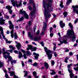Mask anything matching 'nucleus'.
Masks as SVG:
<instances>
[{"mask_svg": "<svg viewBox=\"0 0 78 78\" xmlns=\"http://www.w3.org/2000/svg\"><path fill=\"white\" fill-rule=\"evenodd\" d=\"M49 2H47L45 1L43 2V7L44 9V14L45 17V21L44 22V26L43 30H45L46 27H47V23L48 21V19L50 18L51 16V15L49 14V12H51L53 11V8H51V9L48 10V8L52 6V3L53 2V0H48Z\"/></svg>", "mask_w": 78, "mask_h": 78, "instance_id": "1", "label": "nucleus"}, {"mask_svg": "<svg viewBox=\"0 0 78 78\" xmlns=\"http://www.w3.org/2000/svg\"><path fill=\"white\" fill-rule=\"evenodd\" d=\"M69 26L72 30H69L67 31V34L64 36V37H70L71 35L74 34V31L72 30L73 29V25L72 24V23H69Z\"/></svg>", "mask_w": 78, "mask_h": 78, "instance_id": "2", "label": "nucleus"}, {"mask_svg": "<svg viewBox=\"0 0 78 78\" xmlns=\"http://www.w3.org/2000/svg\"><path fill=\"white\" fill-rule=\"evenodd\" d=\"M29 2L30 3L33 4V11L30 13V16H31V19H32V17H33L34 14L36 13V8L35 7V4L33 2V0H30Z\"/></svg>", "mask_w": 78, "mask_h": 78, "instance_id": "3", "label": "nucleus"}, {"mask_svg": "<svg viewBox=\"0 0 78 78\" xmlns=\"http://www.w3.org/2000/svg\"><path fill=\"white\" fill-rule=\"evenodd\" d=\"M11 2H12V4L13 6H16L17 8L22 6V0H20L19 2V4H18V2L15 1L14 0H11Z\"/></svg>", "mask_w": 78, "mask_h": 78, "instance_id": "4", "label": "nucleus"}, {"mask_svg": "<svg viewBox=\"0 0 78 78\" xmlns=\"http://www.w3.org/2000/svg\"><path fill=\"white\" fill-rule=\"evenodd\" d=\"M7 51H9L10 52V53H12V50H6V49L5 48H3L2 49V52H3V56L4 57V58H5V59H7V58H6V57H7V56H8V55H5V54H7V55H10V53H9V52H8Z\"/></svg>", "mask_w": 78, "mask_h": 78, "instance_id": "5", "label": "nucleus"}, {"mask_svg": "<svg viewBox=\"0 0 78 78\" xmlns=\"http://www.w3.org/2000/svg\"><path fill=\"white\" fill-rule=\"evenodd\" d=\"M44 51H45L48 58L49 59H51V58H52V55L51 54H50L51 53V51L50 50H48L46 47H44Z\"/></svg>", "mask_w": 78, "mask_h": 78, "instance_id": "6", "label": "nucleus"}, {"mask_svg": "<svg viewBox=\"0 0 78 78\" xmlns=\"http://www.w3.org/2000/svg\"><path fill=\"white\" fill-rule=\"evenodd\" d=\"M9 23L10 25L9 26V29H12L11 31V37L12 38L14 37V25L12 24V22L11 21H9Z\"/></svg>", "mask_w": 78, "mask_h": 78, "instance_id": "7", "label": "nucleus"}, {"mask_svg": "<svg viewBox=\"0 0 78 78\" xmlns=\"http://www.w3.org/2000/svg\"><path fill=\"white\" fill-rule=\"evenodd\" d=\"M7 58L8 59L7 62H8V64H9V61L11 62V64L12 65H13V63H14L16 64V61L12 59V57L10 55H8L7 56Z\"/></svg>", "mask_w": 78, "mask_h": 78, "instance_id": "8", "label": "nucleus"}, {"mask_svg": "<svg viewBox=\"0 0 78 78\" xmlns=\"http://www.w3.org/2000/svg\"><path fill=\"white\" fill-rule=\"evenodd\" d=\"M23 11V9H20L19 14H24V17H25V18L27 19H28V15L27 14V13H26L25 11Z\"/></svg>", "mask_w": 78, "mask_h": 78, "instance_id": "9", "label": "nucleus"}, {"mask_svg": "<svg viewBox=\"0 0 78 78\" xmlns=\"http://www.w3.org/2000/svg\"><path fill=\"white\" fill-rule=\"evenodd\" d=\"M67 39H62V40L59 41L60 43V44H58V45H61L62 44H63V43L64 44H67L68 42H67Z\"/></svg>", "mask_w": 78, "mask_h": 78, "instance_id": "10", "label": "nucleus"}, {"mask_svg": "<svg viewBox=\"0 0 78 78\" xmlns=\"http://www.w3.org/2000/svg\"><path fill=\"white\" fill-rule=\"evenodd\" d=\"M28 48H27V50H31L32 51H36L37 48L36 47H34L33 48V46L32 45H28Z\"/></svg>", "mask_w": 78, "mask_h": 78, "instance_id": "11", "label": "nucleus"}, {"mask_svg": "<svg viewBox=\"0 0 78 78\" xmlns=\"http://www.w3.org/2000/svg\"><path fill=\"white\" fill-rule=\"evenodd\" d=\"M12 8V6H10V5H7L5 7L6 9H7L9 13L11 14L12 13V10L11 9V8Z\"/></svg>", "mask_w": 78, "mask_h": 78, "instance_id": "12", "label": "nucleus"}, {"mask_svg": "<svg viewBox=\"0 0 78 78\" xmlns=\"http://www.w3.org/2000/svg\"><path fill=\"white\" fill-rule=\"evenodd\" d=\"M72 8H73V11L76 13L78 15V10L77 9L78 8V5L72 6Z\"/></svg>", "mask_w": 78, "mask_h": 78, "instance_id": "13", "label": "nucleus"}, {"mask_svg": "<svg viewBox=\"0 0 78 78\" xmlns=\"http://www.w3.org/2000/svg\"><path fill=\"white\" fill-rule=\"evenodd\" d=\"M15 43L16 44H17V45H16V47H17L18 50L19 51L20 47H21V44H20V43H19V42H17V41H15Z\"/></svg>", "mask_w": 78, "mask_h": 78, "instance_id": "14", "label": "nucleus"}, {"mask_svg": "<svg viewBox=\"0 0 78 78\" xmlns=\"http://www.w3.org/2000/svg\"><path fill=\"white\" fill-rule=\"evenodd\" d=\"M3 28L2 27H0V31L1 32V34L2 36L3 39H5V36L3 34Z\"/></svg>", "mask_w": 78, "mask_h": 78, "instance_id": "15", "label": "nucleus"}, {"mask_svg": "<svg viewBox=\"0 0 78 78\" xmlns=\"http://www.w3.org/2000/svg\"><path fill=\"white\" fill-rule=\"evenodd\" d=\"M9 73L11 76H12V75H15L14 78H19V77L15 75V74L14 73V71H11L9 72Z\"/></svg>", "mask_w": 78, "mask_h": 78, "instance_id": "16", "label": "nucleus"}, {"mask_svg": "<svg viewBox=\"0 0 78 78\" xmlns=\"http://www.w3.org/2000/svg\"><path fill=\"white\" fill-rule=\"evenodd\" d=\"M41 40V37L40 36H38L37 37H35L34 38V40L35 41H39Z\"/></svg>", "mask_w": 78, "mask_h": 78, "instance_id": "17", "label": "nucleus"}, {"mask_svg": "<svg viewBox=\"0 0 78 78\" xmlns=\"http://www.w3.org/2000/svg\"><path fill=\"white\" fill-rule=\"evenodd\" d=\"M5 20H3V18H0V25H3V24H5Z\"/></svg>", "mask_w": 78, "mask_h": 78, "instance_id": "18", "label": "nucleus"}, {"mask_svg": "<svg viewBox=\"0 0 78 78\" xmlns=\"http://www.w3.org/2000/svg\"><path fill=\"white\" fill-rule=\"evenodd\" d=\"M59 24L61 28H63L64 27H65V23H63L62 21H60Z\"/></svg>", "mask_w": 78, "mask_h": 78, "instance_id": "19", "label": "nucleus"}, {"mask_svg": "<svg viewBox=\"0 0 78 78\" xmlns=\"http://www.w3.org/2000/svg\"><path fill=\"white\" fill-rule=\"evenodd\" d=\"M33 55L34 56L35 58V59H38V56H39V55L38 54H36L35 52H34L33 53Z\"/></svg>", "mask_w": 78, "mask_h": 78, "instance_id": "20", "label": "nucleus"}, {"mask_svg": "<svg viewBox=\"0 0 78 78\" xmlns=\"http://www.w3.org/2000/svg\"><path fill=\"white\" fill-rule=\"evenodd\" d=\"M21 51L24 53L23 56L24 59H27V57L26 56V54H25V53H26L25 51L23 49H21Z\"/></svg>", "mask_w": 78, "mask_h": 78, "instance_id": "21", "label": "nucleus"}, {"mask_svg": "<svg viewBox=\"0 0 78 78\" xmlns=\"http://www.w3.org/2000/svg\"><path fill=\"white\" fill-rule=\"evenodd\" d=\"M28 36L30 38V39H33V35L31 34L30 32H28Z\"/></svg>", "mask_w": 78, "mask_h": 78, "instance_id": "22", "label": "nucleus"}, {"mask_svg": "<svg viewBox=\"0 0 78 78\" xmlns=\"http://www.w3.org/2000/svg\"><path fill=\"white\" fill-rule=\"evenodd\" d=\"M19 59H20L23 56H22V53H21L20 51H19Z\"/></svg>", "mask_w": 78, "mask_h": 78, "instance_id": "23", "label": "nucleus"}, {"mask_svg": "<svg viewBox=\"0 0 78 78\" xmlns=\"http://www.w3.org/2000/svg\"><path fill=\"white\" fill-rule=\"evenodd\" d=\"M44 66H45L46 69H47L49 67V66H48V64L46 62H44Z\"/></svg>", "mask_w": 78, "mask_h": 78, "instance_id": "24", "label": "nucleus"}, {"mask_svg": "<svg viewBox=\"0 0 78 78\" xmlns=\"http://www.w3.org/2000/svg\"><path fill=\"white\" fill-rule=\"evenodd\" d=\"M4 71L5 73V76L6 78H9V76H8V74L6 73V70H4Z\"/></svg>", "mask_w": 78, "mask_h": 78, "instance_id": "25", "label": "nucleus"}, {"mask_svg": "<svg viewBox=\"0 0 78 78\" xmlns=\"http://www.w3.org/2000/svg\"><path fill=\"white\" fill-rule=\"evenodd\" d=\"M75 34H74V36L72 37V41L74 42L75 41V39H76V37Z\"/></svg>", "mask_w": 78, "mask_h": 78, "instance_id": "26", "label": "nucleus"}, {"mask_svg": "<svg viewBox=\"0 0 78 78\" xmlns=\"http://www.w3.org/2000/svg\"><path fill=\"white\" fill-rule=\"evenodd\" d=\"M14 39H17V38H18V37L17 36V33L15 32L14 34Z\"/></svg>", "mask_w": 78, "mask_h": 78, "instance_id": "27", "label": "nucleus"}, {"mask_svg": "<svg viewBox=\"0 0 78 78\" xmlns=\"http://www.w3.org/2000/svg\"><path fill=\"white\" fill-rule=\"evenodd\" d=\"M72 0H67L66 3L67 5H69L72 2Z\"/></svg>", "mask_w": 78, "mask_h": 78, "instance_id": "28", "label": "nucleus"}, {"mask_svg": "<svg viewBox=\"0 0 78 78\" xmlns=\"http://www.w3.org/2000/svg\"><path fill=\"white\" fill-rule=\"evenodd\" d=\"M3 62L0 61V68H2V67L4 66Z\"/></svg>", "mask_w": 78, "mask_h": 78, "instance_id": "29", "label": "nucleus"}, {"mask_svg": "<svg viewBox=\"0 0 78 78\" xmlns=\"http://www.w3.org/2000/svg\"><path fill=\"white\" fill-rule=\"evenodd\" d=\"M23 20V17H21V18H20L19 20L16 21L17 22H20V21H22Z\"/></svg>", "mask_w": 78, "mask_h": 78, "instance_id": "30", "label": "nucleus"}, {"mask_svg": "<svg viewBox=\"0 0 78 78\" xmlns=\"http://www.w3.org/2000/svg\"><path fill=\"white\" fill-rule=\"evenodd\" d=\"M63 2H62V1L61 2V3L60 5V7H61V8H64V6H63Z\"/></svg>", "mask_w": 78, "mask_h": 78, "instance_id": "31", "label": "nucleus"}, {"mask_svg": "<svg viewBox=\"0 0 78 78\" xmlns=\"http://www.w3.org/2000/svg\"><path fill=\"white\" fill-rule=\"evenodd\" d=\"M68 13L66 12H65L63 13V15L64 16V17H66V16H67Z\"/></svg>", "mask_w": 78, "mask_h": 78, "instance_id": "32", "label": "nucleus"}, {"mask_svg": "<svg viewBox=\"0 0 78 78\" xmlns=\"http://www.w3.org/2000/svg\"><path fill=\"white\" fill-rule=\"evenodd\" d=\"M9 47L10 49H12V50H14L15 49V48L13 47L12 45H9Z\"/></svg>", "mask_w": 78, "mask_h": 78, "instance_id": "33", "label": "nucleus"}, {"mask_svg": "<svg viewBox=\"0 0 78 78\" xmlns=\"http://www.w3.org/2000/svg\"><path fill=\"white\" fill-rule=\"evenodd\" d=\"M51 71L52 72L51 73V75H53L56 74V72L52 70Z\"/></svg>", "mask_w": 78, "mask_h": 78, "instance_id": "34", "label": "nucleus"}, {"mask_svg": "<svg viewBox=\"0 0 78 78\" xmlns=\"http://www.w3.org/2000/svg\"><path fill=\"white\" fill-rule=\"evenodd\" d=\"M5 40L7 44H8H8H11V41H8V40L7 39H5Z\"/></svg>", "mask_w": 78, "mask_h": 78, "instance_id": "35", "label": "nucleus"}, {"mask_svg": "<svg viewBox=\"0 0 78 78\" xmlns=\"http://www.w3.org/2000/svg\"><path fill=\"white\" fill-rule=\"evenodd\" d=\"M23 72H24V73H25L24 75V77H25V76H27L28 74V72H27V71H24Z\"/></svg>", "mask_w": 78, "mask_h": 78, "instance_id": "36", "label": "nucleus"}, {"mask_svg": "<svg viewBox=\"0 0 78 78\" xmlns=\"http://www.w3.org/2000/svg\"><path fill=\"white\" fill-rule=\"evenodd\" d=\"M69 59V58L68 57H66L65 59V61L66 63H67L68 62H67V60Z\"/></svg>", "mask_w": 78, "mask_h": 78, "instance_id": "37", "label": "nucleus"}, {"mask_svg": "<svg viewBox=\"0 0 78 78\" xmlns=\"http://www.w3.org/2000/svg\"><path fill=\"white\" fill-rule=\"evenodd\" d=\"M27 55H31V52H30L29 51H27Z\"/></svg>", "mask_w": 78, "mask_h": 78, "instance_id": "38", "label": "nucleus"}, {"mask_svg": "<svg viewBox=\"0 0 78 78\" xmlns=\"http://www.w3.org/2000/svg\"><path fill=\"white\" fill-rule=\"evenodd\" d=\"M38 65V63L37 62H35L33 64V66H37Z\"/></svg>", "mask_w": 78, "mask_h": 78, "instance_id": "39", "label": "nucleus"}, {"mask_svg": "<svg viewBox=\"0 0 78 78\" xmlns=\"http://www.w3.org/2000/svg\"><path fill=\"white\" fill-rule=\"evenodd\" d=\"M50 36L51 37H52L53 36V32L50 33Z\"/></svg>", "mask_w": 78, "mask_h": 78, "instance_id": "40", "label": "nucleus"}, {"mask_svg": "<svg viewBox=\"0 0 78 78\" xmlns=\"http://www.w3.org/2000/svg\"><path fill=\"white\" fill-rule=\"evenodd\" d=\"M28 8L30 11H31V10H32V9H33V8H32V7H31V6H29L28 7Z\"/></svg>", "mask_w": 78, "mask_h": 78, "instance_id": "41", "label": "nucleus"}, {"mask_svg": "<svg viewBox=\"0 0 78 78\" xmlns=\"http://www.w3.org/2000/svg\"><path fill=\"white\" fill-rule=\"evenodd\" d=\"M51 64L52 66H54V65L55 64V62L53 60H52L51 61Z\"/></svg>", "mask_w": 78, "mask_h": 78, "instance_id": "42", "label": "nucleus"}, {"mask_svg": "<svg viewBox=\"0 0 78 78\" xmlns=\"http://www.w3.org/2000/svg\"><path fill=\"white\" fill-rule=\"evenodd\" d=\"M52 30H53V28L52 27H50V33H53V32L52 31Z\"/></svg>", "mask_w": 78, "mask_h": 78, "instance_id": "43", "label": "nucleus"}, {"mask_svg": "<svg viewBox=\"0 0 78 78\" xmlns=\"http://www.w3.org/2000/svg\"><path fill=\"white\" fill-rule=\"evenodd\" d=\"M53 53L54 54V55L55 56V57H56V56H57V55H57V54H56V52H54Z\"/></svg>", "mask_w": 78, "mask_h": 78, "instance_id": "44", "label": "nucleus"}, {"mask_svg": "<svg viewBox=\"0 0 78 78\" xmlns=\"http://www.w3.org/2000/svg\"><path fill=\"white\" fill-rule=\"evenodd\" d=\"M33 74L34 76H36V72H33Z\"/></svg>", "mask_w": 78, "mask_h": 78, "instance_id": "45", "label": "nucleus"}, {"mask_svg": "<svg viewBox=\"0 0 78 78\" xmlns=\"http://www.w3.org/2000/svg\"><path fill=\"white\" fill-rule=\"evenodd\" d=\"M28 25L29 26H31V21H29V22Z\"/></svg>", "mask_w": 78, "mask_h": 78, "instance_id": "46", "label": "nucleus"}, {"mask_svg": "<svg viewBox=\"0 0 78 78\" xmlns=\"http://www.w3.org/2000/svg\"><path fill=\"white\" fill-rule=\"evenodd\" d=\"M40 33V31L39 30H38L37 32V33H36V34L37 35L38 34H39Z\"/></svg>", "mask_w": 78, "mask_h": 78, "instance_id": "47", "label": "nucleus"}, {"mask_svg": "<svg viewBox=\"0 0 78 78\" xmlns=\"http://www.w3.org/2000/svg\"><path fill=\"white\" fill-rule=\"evenodd\" d=\"M41 35H44V31H42L41 33Z\"/></svg>", "mask_w": 78, "mask_h": 78, "instance_id": "48", "label": "nucleus"}, {"mask_svg": "<svg viewBox=\"0 0 78 78\" xmlns=\"http://www.w3.org/2000/svg\"><path fill=\"white\" fill-rule=\"evenodd\" d=\"M22 67H24V66L25 64H24V63H23V61L22 62Z\"/></svg>", "mask_w": 78, "mask_h": 78, "instance_id": "49", "label": "nucleus"}, {"mask_svg": "<svg viewBox=\"0 0 78 78\" xmlns=\"http://www.w3.org/2000/svg\"><path fill=\"white\" fill-rule=\"evenodd\" d=\"M69 49H68V48H66V49L65 50V52H68V51H69Z\"/></svg>", "mask_w": 78, "mask_h": 78, "instance_id": "50", "label": "nucleus"}, {"mask_svg": "<svg viewBox=\"0 0 78 78\" xmlns=\"http://www.w3.org/2000/svg\"><path fill=\"white\" fill-rule=\"evenodd\" d=\"M32 60L31 59H29L28 60L29 62H32Z\"/></svg>", "mask_w": 78, "mask_h": 78, "instance_id": "51", "label": "nucleus"}, {"mask_svg": "<svg viewBox=\"0 0 78 78\" xmlns=\"http://www.w3.org/2000/svg\"><path fill=\"white\" fill-rule=\"evenodd\" d=\"M40 44H41L42 46V47H44V43H43V42H41L40 43Z\"/></svg>", "mask_w": 78, "mask_h": 78, "instance_id": "52", "label": "nucleus"}, {"mask_svg": "<svg viewBox=\"0 0 78 78\" xmlns=\"http://www.w3.org/2000/svg\"><path fill=\"white\" fill-rule=\"evenodd\" d=\"M5 17L6 18V19H8L9 18V16L5 15Z\"/></svg>", "mask_w": 78, "mask_h": 78, "instance_id": "53", "label": "nucleus"}, {"mask_svg": "<svg viewBox=\"0 0 78 78\" xmlns=\"http://www.w3.org/2000/svg\"><path fill=\"white\" fill-rule=\"evenodd\" d=\"M78 22V19H76L74 22V23H76Z\"/></svg>", "mask_w": 78, "mask_h": 78, "instance_id": "54", "label": "nucleus"}, {"mask_svg": "<svg viewBox=\"0 0 78 78\" xmlns=\"http://www.w3.org/2000/svg\"><path fill=\"white\" fill-rule=\"evenodd\" d=\"M14 53H18V51L17 50H14Z\"/></svg>", "mask_w": 78, "mask_h": 78, "instance_id": "55", "label": "nucleus"}, {"mask_svg": "<svg viewBox=\"0 0 78 78\" xmlns=\"http://www.w3.org/2000/svg\"><path fill=\"white\" fill-rule=\"evenodd\" d=\"M77 45H78V44H75L74 45V47H76L77 46Z\"/></svg>", "mask_w": 78, "mask_h": 78, "instance_id": "56", "label": "nucleus"}, {"mask_svg": "<svg viewBox=\"0 0 78 78\" xmlns=\"http://www.w3.org/2000/svg\"><path fill=\"white\" fill-rule=\"evenodd\" d=\"M53 27L55 28H56V26L55 25H54L53 26Z\"/></svg>", "mask_w": 78, "mask_h": 78, "instance_id": "57", "label": "nucleus"}, {"mask_svg": "<svg viewBox=\"0 0 78 78\" xmlns=\"http://www.w3.org/2000/svg\"><path fill=\"white\" fill-rule=\"evenodd\" d=\"M26 4H27V2H23V5H25Z\"/></svg>", "mask_w": 78, "mask_h": 78, "instance_id": "58", "label": "nucleus"}, {"mask_svg": "<svg viewBox=\"0 0 78 78\" xmlns=\"http://www.w3.org/2000/svg\"><path fill=\"white\" fill-rule=\"evenodd\" d=\"M56 47L55 46L54 47L53 50H55L56 49Z\"/></svg>", "mask_w": 78, "mask_h": 78, "instance_id": "59", "label": "nucleus"}, {"mask_svg": "<svg viewBox=\"0 0 78 78\" xmlns=\"http://www.w3.org/2000/svg\"><path fill=\"white\" fill-rule=\"evenodd\" d=\"M33 44H34V45H37V44L35 43L34 42H33Z\"/></svg>", "mask_w": 78, "mask_h": 78, "instance_id": "60", "label": "nucleus"}, {"mask_svg": "<svg viewBox=\"0 0 78 78\" xmlns=\"http://www.w3.org/2000/svg\"><path fill=\"white\" fill-rule=\"evenodd\" d=\"M9 30H7V34H9Z\"/></svg>", "mask_w": 78, "mask_h": 78, "instance_id": "61", "label": "nucleus"}, {"mask_svg": "<svg viewBox=\"0 0 78 78\" xmlns=\"http://www.w3.org/2000/svg\"><path fill=\"white\" fill-rule=\"evenodd\" d=\"M69 55H72V52H70L69 53Z\"/></svg>", "mask_w": 78, "mask_h": 78, "instance_id": "62", "label": "nucleus"}, {"mask_svg": "<svg viewBox=\"0 0 78 78\" xmlns=\"http://www.w3.org/2000/svg\"><path fill=\"white\" fill-rule=\"evenodd\" d=\"M36 30V27H34V33H35V30Z\"/></svg>", "mask_w": 78, "mask_h": 78, "instance_id": "63", "label": "nucleus"}, {"mask_svg": "<svg viewBox=\"0 0 78 78\" xmlns=\"http://www.w3.org/2000/svg\"><path fill=\"white\" fill-rule=\"evenodd\" d=\"M15 16H16V15H13L12 16V18H13V17H15Z\"/></svg>", "mask_w": 78, "mask_h": 78, "instance_id": "64", "label": "nucleus"}]
</instances>
